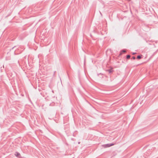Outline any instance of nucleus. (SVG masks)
I'll use <instances>...</instances> for the list:
<instances>
[{"mask_svg":"<svg viewBox=\"0 0 158 158\" xmlns=\"http://www.w3.org/2000/svg\"><path fill=\"white\" fill-rule=\"evenodd\" d=\"M113 145H114L113 144H107L104 145L103 146V147H104L105 148H106V147H110L113 146Z\"/></svg>","mask_w":158,"mask_h":158,"instance_id":"obj_1","label":"nucleus"},{"mask_svg":"<svg viewBox=\"0 0 158 158\" xmlns=\"http://www.w3.org/2000/svg\"><path fill=\"white\" fill-rule=\"evenodd\" d=\"M15 155L17 157H19V156H20V153H18V152H15Z\"/></svg>","mask_w":158,"mask_h":158,"instance_id":"obj_2","label":"nucleus"},{"mask_svg":"<svg viewBox=\"0 0 158 158\" xmlns=\"http://www.w3.org/2000/svg\"><path fill=\"white\" fill-rule=\"evenodd\" d=\"M126 52V51L125 50H123L121 52L120 54H121L123 52Z\"/></svg>","mask_w":158,"mask_h":158,"instance_id":"obj_3","label":"nucleus"},{"mask_svg":"<svg viewBox=\"0 0 158 158\" xmlns=\"http://www.w3.org/2000/svg\"><path fill=\"white\" fill-rule=\"evenodd\" d=\"M130 57V55H127V59H129Z\"/></svg>","mask_w":158,"mask_h":158,"instance_id":"obj_4","label":"nucleus"},{"mask_svg":"<svg viewBox=\"0 0 158 158\" xmlns=\"http://www.w3.org/2000/svg\"><path fill=\"white\" fill-rule=\"evenodd\" d=\"M137 58L138 59H140L141 58V57L140 56H139L137 57Z\"/></svg>","mask_w":158,"mask_h":158,"instance_id":"obj_5","label":"nucleus"},{"mask_svg":"<svg viewBox=\"0 0 158 158\" xmlns=\"http://www.w3.org/2000/svg\"><path fill=\"white\" fill-rule=\"evenodd\" d=\"M132 58H133V59H134V60L135 59V57H134V56L133 57H132Z\"/></svg>","mask_w":158,"mask_h":158,"instance_id":"obj_6","label":"nucleus"},{"mask_svg":"<svg viewBox=\"0 0 158 158\" xmlns=\"http://www.w3.org/2000/svg\"><path fill=\"white\" fill-rule=\"evenodd\" d=\"M108 71H109V72L110 73V72H111V70H109Z\"/></svg>","mask_w":158,"mask_h":158,"instance_id":"obj_7","label":"nucleus"},{"mask_svg":"<svg viewBox=\"0 0 158 158\" xmlns=\"http://www.w3.org/2000/svg\"><path fill=\"white\" fill-rule=\"evenodd\" d=\"M136 54V53H132V54H133V55H134V54Z\"/></svg>","mask_w":158,"mask_h":158,"instance_id":"obj_8","label":"nucleus"}]
</instances>
